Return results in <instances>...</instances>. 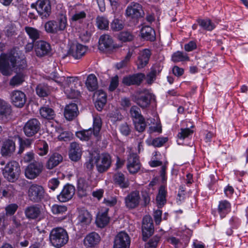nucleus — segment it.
<instances>
[{
  "label": "nucleus",
  "mask_w": 248,
  "mask_h": 248,
  "mask_svg": "<svg viewBox=\"0 0 248 248\" xmlns=\"http://www.w3.org/2000/svg\"><path fill=\"white\" fill-rule=\"evenodd\" d=\"M20 167L18 163L16 161L8 163L2 170L4 177L10 182L16 181L20 173Z\"/></svg>",
  "instance_id": "3"
},
{
  "label": "nucleus",
  "mask_w": 248,
  "mask_h": 248,
  "mask_svg": "<svg viewBox=\"0 0 248 248\" xmlns=\"http://www.w3.org/2000/svg\"><path fill=\"white\" fill-rule=\"evenodd\" d=\"M69 151V156L74 161L79 160L82 155L81 146L77 142H72L70 144Z\"/></svg>",
  "instance_id": "23"
},
{
  "label": "nucleus",
  "mask_w": 248,
  "mask_h": 248,
  "mask_svg": "<svg viewBox=\"0 0 248 248\" xmlns=\"http://www.w3.org/2000/svg\"><path fill=\"white\" fill-rule=\"evenodd\" d=\"M142 239L146 241L154 232V227L153 219L149 216H145L142 220Z\"/></svg>",
  "instance_id": "13"
},
{
  "label": "nucleus",
  "mask_w": 248,
  "mask_h": 248,
  "mask_svg": "<svg viewBox=\"0 0 248 248\" xmlns=\"http://www.w3.org/2000/svg\"><path fill=\"white\" fill-rule=\"evenodd\" d=\"M193 133V131L190 130L189 128H181V132L178 133V137L180 139H185V138L188 137V136L191 135Z\"/></svg>",
  "instance_id": "61"
},
{
  "label": "nucleus",
  "mask_w": 248,
  "mask_h": 248,
  "mask_svg": "<svg viewBox=\"0 0 248 248\" xmlns=\"http://www.w3.org/2000/svg\"><path fill=\"white\" fill-rule=\"evenodd\" d=\"M75 193V187L68 184L63 186L61 193L57 196V199L60 202H66L72 198Z\"/></svg>",
  "instance_id": "18"
},
{
  "label": "nucleus",
  "mask_w": 248,
  "mask_h": 248,
  "mask_svg": "<svg viewBox=\"0 0 248 248\" xmlns=\"http://www.w3.org/2000/svg\"><path fill=\"white\" fill-rule=\"evenodd\" d=\"M133 35L128 31H122L118 35L119 39L124 42H130L133 39Z\"/></svg>",
  "instance_id": "50"
},
{
  "label": "nucleus",
  "mask_w": 248,
  "mask_h": 248,
  "mask_svg": "<svg viewBox=\"0 0 248 248\" xmlns=\"http://www.w3.org/2000/svg\"><path fill=\"white\" fill-rule=\"evenodd\" d=\"M67 210V208L65 205L54 204L51 208L52 213L54 215H60L65 213Z\"/></svg>",
  "instance_id": "48"
},
{
  "label": "nucleus",
  "mask_w": 248,
  "mask_h": 248,
  "mask_svg": "<svg viewBox=\"0 0 248 248\" xmlns=\"http://www.w3.org/2000/svg\"><path fill=\"white\" fill-rule=\"evenodd\" d=\"M85 85L89 91L93 92L97 90L98 82L96 76L93 74L88 75L85 82Z\"/></svg>",
  "instance_id": "35"
},
{
  "label": "nucleus",
  "mask_w": 248,
  "mask_h": 248,
  "mask_svg": "<svg viewBox=\"0 0 248 248\" xmlns=\"http://www.w3.org/2000/svg\"><path fill=\"white\" fill-rule=\"evenodd\" d=\"M45 190L43 187L37 184H32L28 190L29 201L39 202L44 198Z\"/></svg>",
  "instance_id": "6"
},
{
  "label": "nucleus",
  "mask_w": 248,
  "mask_h": 248,
  "mask_svg": "<svg viewBox=\"0 0 248 248\" xmlns=\"http://www.w3.org/2000/svg\"><path fill=\"white\" fill-rule=\"evenodd\" d=\"M25 31L33 42H36L37 40L41 38L42 32L35 28L27 26L25 27Z\"/></svg>",
  "instance_id": "37"
},
{
  "label": "nucleus",
  "mask_w": 248,
  "mask_h": 248,
  "mask_svg": "<svg viewBox=\"0 0 248 248\" xmlns=\"http://www.w3.org/2000/svg\"><path fill=\"white\" fill-rule=\"evenodd\" d=\"M10 99L11 103L16 107L22 108L26 101V96L25 93L19 90H14L10 93Z\"/></svg>",
  "instance_id": "15"
},
{
  "label": "nucleus",
  "mask_w": 248,
  "mask_h": 248,
  "mask_svg": "<svg viewBox=\"0 0 248 248\" xmlns=\"http://www.w3.org/2000/svg\"><path fill=\"white\" fill-rule=\"evenodd\" d=\"M100 241V237L99 235L95 232H92L85 237L84 244L88 248H92L97 245Z\"/></svg>",
  "instance_id": "30"
},
{
  "label": "nucleus",
  "mask_w": 248,
  "mask_h": 248,
  "mask_svg": "<svg viewBox=\"0 0 248 248\" xmlns=\"http://www.w3.org/2000/svg\"><path fill=\"white\" fill-rule=\"evenodd\" d=\"M103 203L107 206L112 207L114 206L117 203V199L116 197H109L105 198L104 199Z\"/></svg>",
  "instance_id": "64"
},
{
  "label": "nucleus",
  "mask_w": 248,
  "mask_h": 248,
  "mask_svg": "<svg viewBox=\"0 0 248 248\" xmlns=\"http://www.w3.org/2000/svg\"><path fill=\"white\" fill-rule=\"evenodd\" d=\"M93 133V131L92 129L89 128L87 130H83L77 132L76 133V135L77 137H78L81 140L87 141L90 139Z\"/></svg>",
  "instance_id": "46"
},
{
  "label": "nucleus",
  "mask_w": 248,
  "mask_h": 248,
  "mask_svg": "<svg viewBox=\"0 0 248 248\" xmlns=\"http://www.w3.org/2000/svg\"><path fill=\"white\" fill-rule=\"evenodd\" d=\"M73 87L74 86H71V87H65V93L69 98H77L80 94V92L77 90L73 89Z\"/></svg>",
  "instance_id": "52"
},
{
  "label": "nucleus",
  "mask_w": 248,
  "mask_h": 248,
  "mask_svg": "<svg viewBox=\"0 0 248 248\" xmlns=\"http://www.w3.org/2000/svg\"><path fill=\"white\" fill-rule=\"evenodd\" d=\"M12 50L17 53V58L16 59V63L14 66H12V70H15L20 72L25 69L27 67L26 61L25 59L20 57L21 52L17 47H13Z\"/></svg>",
  "instance_id": "27"
},
{
  "label": "nucleus",
  "mask_w": 248,
  "mask_h": 248,
  "mask_svg": "<svg viewBox=\"0 0 248 248\" xmlns=\"http://www.w3.org/2000/svg\"><path fill=\"white\" fill-rule=\"evenodd\" d=\"M88 185L86 180L79 178L78 181V194L79 197H83L87 195Z\"/></svg>",
  "instance_id": "38"
},
{
  "label": "nucleus",
  "mask_w": 248,
  "mask_h": 248,
  "mask_svg": "<svg viewBox=\"0 0 248 248\" xmlns=\"http://www.w3.org/2000/svg\"><path fill=\"white\" fill-rule=\"evenodd\" d=\"M172 61L174 62H183L189 60V58L186 53L181 51L174 53L171 57Z\"/></svg>",
  "instance_id": "44"
},
{
  "label": "nucleus",
  "mask_w": 248,
  "mask_h": 248,
  "mask_svg": "<svg viewBox=\"0 0 248 248\" xmlns=\"http://www.w3.org/2000/svg\"><path fill=\"white\" fill-rule=\"evenodd\" d=\"M167 141V138H157L152 140L151 145L155 147H160L162 146Z\"/></svg>",
  "instance_id": "59"
},
{
  "label": "nucleus",
  "mask_w": 248,
  "mask_h": 248,
  "mask_svg": "<svg viewBox=\"0 0 248 248\" xmlns=\"http://www.w3.org/2000/svg\"><path fill=\"white\" fill-rule=\"evenodd\" d=\"M144 78L145 75L141 73L129 75L123 78L122 83L127 86L132 85L139 86L141 84Z\"/></svg>",
  "instance_id": "16"
},
{
  "label": "nucleus",
  "mask_w": 248,
  "mask_h": 248,
  "mask_svg": "<svg viewBox=\"0 0 248 248\" xmlns=\"http://www.w3.org/2000/svg\"><path fill=\"white\" fill-rule=\"evenodd\" d=\"M160 236L155 235L151 238L149 241L145 244L146 248H155L160 240Z\"/></svg>",
  "instance_id": "58"
},
{
  "label": "nucleus",
  "mask_w": 248,
  "mask_h": 248,
  "mask_svg": "<svg viewBox=\"0 0 248 248\" xmlns=\"http://www.w3.org/2000/svg\"><path fill=\"white\" fill-rule=\"evenodd\" d=\"M37 153L40 156L46 155L48 152V146L45 140H39L36 143Z\"/></svg>",
  "instance_id": "40"
},
{
  "label": "nucleus",
  "mask_w": 248,
  "mask_h": 248,
  "mask_svg": "<svg viewBox=\"0 0 248 248\" xmlns=\"http://www.w3.org/2000/svg\"><path fill=\"white\" fill-rule=\"evenodd\" d=\"M43 170V165L41 162L34 161L30 163L25 171L26 177L30 179H33L38 177Z\"/></svg>",
  "instance_id": "11"
},
{
  "label": "nucleus",
  "mask_w": 248,
  "mask_h": 248,
  "mask_svg": "<svg viewBox=\"0 0 248 248\" xmlns=\"http://www.w3.org/2000/svg\"><path fill=\"white\" fill-rule=\"evenodd\" d=\"M130 112L133 120H137L144 118L141 114L140 108L137 106H132L130 108Z\"/></svg>",
  "instance_id": "51"
},
{
  "label": "nucleus",
  "mask_w": 248,
  "mask_h": 248,
  "mask_svg": "<svg viewBox=\"0 0 248 248\" xmlns=\"http://www.w3.org/2000/svg\"><path fill=\"white\" fill-rule=\"evenodd\" d=\"M77 219L78 225L86 227L91 223L92 220V215L87 209L82 208L78 210Z\"/></svg>",
  "instance_id": "21"
},
{
  "label": "nucleus",
  "mask_w": 248,
  "mask_h": 248,
  "mask_svg": "<svg viewBox=\"0 0 248 248\" xmlns=\"http://www.w3.org/2000/svg\"><path fill=\"white\" fill-rule=\"evenodd\" d=\"M67 18L65 15H61L56 20H50L46 22L44 26L45 31L47 33H56L59 31L65 29L67 26Z\"/></svg>",
  "instance_id": "4"
},
{
  "label": "nucleus",
  "mask_w": 248,
  "mask_h": 248,
  "mask_svg": "<svg viewBox=\"0 0 248 248\" xmlns=\"http://www.w3.org/2000/svg\"><path fill=\"white\" fill-rule=\"evenodd\" d=\"M151 55V52L148 49H144L140 54L137 62L138 68H142L148 64Z\"/></svg>",
  "instance_id": "31"
},
{
  "label": "nucleus",
  "mask_w": 248,
  "mask_h": 248,
  "mask_svg": "<svg viewBox=\"0 0 248 248\" xmlns=\"http://www.w3.org/2000/svg\"><path fill=\"white\" fill-rule=\"evenodd\" d=\"M99 48L101 50L109 49L113 47V40L108 34L102 35L99 39Z\"/></svg>",
  "instance_id": "32"
},
{
  "label": "nucleus",
  "mask_w": 248,
  "mask_h": 248,
  "mask_svg": "<svg viewBox=\"0 0 248 248\" xmlns=\"http://www.w3.org/2000/svg\"><path fill=\"white\" fill-rule=\"evenodd\" d=\"M24 81V77L22 74H17L10 80V84L12 86H18Z\"/></svg>",
  "instance_id": "56"
},
{
  "label": "nucleus",
  "mask_w": 248,
  "mask_h": 248,
  "mask_svg": "<svg viewBox=\"0 0 248 248\" xmlns=\"http://www.w3.org/2000/svg\"><path fill=\"white\" fill-rule=\"evenodd\" d=\"M218 212L221 218H224L231 210V204L226 200L221 201L218 206Z\"/></svg>",
  "instance_id": "39"
},
{
  "label": "nucleus",
  "mask_w": 248,
  "mask_h": 248,
  "mask_svg": "<svg viewBox=\"0 0 248 248\" xmlns=\"http://www.w3.org/2000/svg\"><path fill=\"white\" fill-rule=\"evenodd\" d=\"M40 113L42 117L48 120L53 119L55 116L53 109L46 107L41 108L40 109Z\"/></svg>",
  "instance_id": "43"
},
{
  "label": "nucleus",
  "mask_w": 248,
  "mask_h": 248,
  "mask_svg": "<svg viewBox=\"0 0 248 248\" xmlns=\"http://www.w3.org/2000/svg\"><path fill=\"white\" fill-rule=\"evenodd\" d=\"M62 160L63 157L60 154L57 152L53 153L48 155L46 167L47 169H53L59 165Z\"/></svg>",
  "instance_id": "24"
},
{
  "label": "nucleus",
  "mask_w": 248,
  "mask_h": 248,
  "mask_svg": "<svg viewBox=\"0 0 248 248\" xmlns=\"http://www.w3.org/2000/svg\"><path fill=\"white\" fill-rule=\"evenodd\" d=\"M166 195L165 187L161 186L156 197V202L158 208H161L166 203Z\"/></svg>",
  "instance_id": "36"
},
{
  "label": "nucleus",
  "mask_w": 248,
  "mask_h": 248,
  "mask_svg": "<svg viewBox=\"0 0 248 248\" xmlns=\"http://www.w3.org/2000/svg\"><path fill=\"white\" fill-rule=\"evenodd\" d=\"M142 38L146 40L154 41L155 39V31L149 26L143 27L140 31Z\"/></svg>",
  "instance_id": "34"
},
{
  "label": "nucleus",
  "mask_w": 248,
  "mask_h": 248,
  "mask_svg": "<svg viewBox=\"0 0 248 248\" xmlns=\"http://www.w3.org/2000/svg\"><path fill=\"white\" fill-rule=\"evenodd\" d=\"M121 133L124 136H127L130 133L131 130L129 126L126 123L121 124L119 127Z\"/></svg>",
  "instance_id": "62"
},
{
  "label": "nucleus",
  "mask_w": 248,
  "mask_h": 248,
  "mask_svg": "<svg viewBox=\"0 0 248 248\" xmlns=\"http://www.w3.org/2000/svg\"><path fill=\"white\" fill-rule=\"evenodd\" d=\"M140 164L136 154H130L127 160V168L131 174L137 173L140 169Z\"/></svg>",
  "instance_id": "22"
},
{
  "label": "nucleus",
  "mask_w": 248,
  "mask_h": 248,
  "mask_svg": "<svg viewBox=\"0 0 248 248\" xmlns=\"http://www.w3.org/2000/svg\"><path fill=\"white\" fill-rule=\"evenodd\" d=\"M108 208H105L104 211L98 212L96 216L95 223L100 228H104L109 222L110 218L108 216Z\"/></svg>",
  "instance_id": "28"
},
{
  "label": "nucleus",
  "mask_w": 248,
  "mask_h": 248,
  "mask_svg": "<svg viewBox=\"0 0 248 248\" xmlns=\"http://www.w3.org/2000/svg\"><path fill=\"white\" fill-rule=\"evenodd\" d=\"M133 122L137 131L142 132L145 130L147 125L144 118L137 120H133Z\"/></svg>",
  "instance_id": "49"
},
{
  "label": "nucleus",
  "mask_w": 248,
  "mask_h": 248,
  "mask_svg": "<svg viewBox=\"0 0 248 248\" xmlns=\"http://www.w3.org/2000/svg\"><path fill=\"white\" fill-rule=\"evenodd\" d=\"M12 112L11 106L5 100L0 99V118L6 119Z\"/></svg>",
  "instance_id": "33"
},
{
  "label": "nucleus",
  "mask_w": 248,
  "mask_h": 248,
  "mask_svg": "<svg viewBox=\"0 0 248 248\" xmlns=\"http://www.w3.org/2000/svg\"><path fill=\"white\" fill-rule=\"evenodd\" d=\"M41 128V124L36 118L28 120L23 127L25 135L28 137H32L37 134Z\"/></svg>",
  "instance_id": "8"
},
{
  "label": "nucleus",
  "mask_w": 248,
  "mask_h": 248,
  "mask_svg": "<svg viewBox=\"0 0 248 248\" xmlns=\"http://www.w3.org/2000/svg\"><path fill=\"white\" fill-rule=\"evenodd\" d=\"M89 159L88 161L85 163V166L88 170H92L95 164V153H90Z\"/></svg>",
  "instance_id": "57"
},
{
  "label": "nucleus",
  "mask_w": 248,
  "mask_h": 248,
  "mask_svg": "<svg viewBox=\"0 0 248 248\" xmlns=\"http://www.w3.org/2000/svg\"><path fill=\"white\" fill-rule=\"evenodd\" d=\"M78 114V106L75 103H71L66 106L64 115L66 120L71 121Z\"/></svg>",
  "instance_id": "29"
},
{
  "label": "nucleus",
  "mask_w": 248,
  "mask_h": 248,
  "mask_svg": "<svg viewBox=\"0 0 248 248\" xmlns=\"http://www.w3.org/2000/svg\"><path fill=\"white\" fill-rule=\"evenodd\" d=\"M87 47L80 44L73 43L67 51L66 55L62 57L72 56L75 59H79L83 56L87 50Z\"/></svg>",
  "instance_id": "10"
},
{
  "label": "nucleus",
  "mask_w": 248,
  "mask_h": 248,
  "mask_svg": "<svg viewBox=\"0 0 248 248\" xmlns=\"http://www.w3.org/2000/svg\"><path fill=\"white\" fill-rule=\"evenodd\" d=\"M113 180L114 184L121 188H126L129 186L128 179L121 171H118L113 175Z\"/></svg>",
  "instance_id": "26"
},
{
  "label": "nucleus",
  "mask_w": 248,
  "mask_h": 248,
  "mask_svg": "<svg viewBox=\"0 0 248 248\" xmlns=\"http://www.w3.org/2000/svg\"><path fill=\"white\" fill-rule=\"evenodd\" d=\"M119 84L118 77L116 76L112 78L111 79L110 83L109 86V90L110 91H114Z\"/></svg>",
  "instance_id": "63"
},
{
  "label": "nucleus",
  "mask_w": 248,
  "mask_h": 248,
  "mask_svg": "<svg viewBox=\"0 0 248 248\" xmlns=\"http://www.w3.org/2000/svg\"><path fill=\"white\" fill-rule=\"evenodd\" d=\"M18 141L19 143V148L18 154H21L23 153L25 148L29 147L32 144L33 140L29 139H23L18 137Z\"/></svg>",
  "instance_id": "45"
},
{
  "label": "nucleus",
  "mask_w": 248,
  "mask_h": 248,
  "mask_svg": "<svg viewBox=\"0 0 248 248\" xmlns=\"http://www.w3.org/2000/svg\"><path fill=\"white\" fill-rule=\"evenodd\" d=\"M17 53L12 48L7 53L0 54V73L4 76H9L12 73V66L16 63Z\"/></svg>",
  "instance_id": "1"
},
{
  "label": "nucleus",
  "mask_w": 248,
  "mask_h": 248,
  "mask_svg": "<svg viewBox=\"0 0 248 248\" xmlns=\"http://www.w3.org/2000/svg\"><path fill=\"white\" fill-rule=\"evenodd\" d=\"M95 165L97 170L99 173H103L108 170L111 164L110 155L108 153L102 154L101 155L95 153Z\"/></svg>",
  "instance_id": "5"
},
{
  "label": "nucleus",
  "mask_w": 248,
  "mask_h": 248,
  "mask_svg": "<svg viewBox=\"0 0 248 248\" xmlns=\"http://www.w3.org/2000/svg\"><path fill=\"white\" fill-rule=\"evenodd\" d=\"M96 24L99 29L106 30L108 28L109 22L105 17L98 16L96 18Z\"/></svg>",
  "instance_id": "47"
},
{
  "label": "nucleus",
  "mask_w": 248,
  "mask_h": 248,
  "mask_svg": "<svg viewBox=\"0 0 248 248\" xmlns=\"http://www.w3.org/2000/svg\"><path fill=\"white\" fill-rule=\"evenodd\" d=\"M34 50L36 55L39 58L49 56L52 51L50 44L43 40L38 41L35 43Z\"/></svg>",
  "instance_id": "12"
},
{
  "label": "nucleus",
  "mask_w": 248,
  "mask_h": 248,
  "mask_svg": "<svg viewBox=\"0 0 248 248\" xmlns=\"http://www.w3.org/2000/svg\"><path fill=\"white\" fill-rule=\"evenodd\" d=\"M18 205L16 203H12L5 207L6 214L7 216L13 215L18 209Z\"/></svg>",
  "instance_id": "60"
},
{
  "label": "nucleus",
  "mask_w": 248,
  "mask_h": 248,
  "mask_svg": "<svg viewBox=\"0 0 248 248\" xmlns=\"http://www.w3.org/2000/svg\"><path fill=\"white\" fill-rule=\"evenodd\" d=\"M31 7H35L38 15L43 18H46L51 13V5L49 0H38L35 5L31 4Z\"/></svg>",
  "instance_id": "7"
},
{
  "label": "nucleus",
  "mask_w": 248,
  "mask_h": 248,
  "mask_svg": "<svg viewBox=\"0 0 248 248\" xmlns=\"http://www.w3.org/2000/svg\"><path fill=\"white\" fill-rule=\"evenodd\" d=\"M110 27L113 31H118L124 28V24L122 20L114 19L111 23Z\"/></svg>",
  "instance_id": "54"
},
{
  "label": "nucleus",
  "mask_w": 248,
  "mask_h": 248,
  "mask_svg": "<svg viewBox=\"0 0 248 248\" xmlns=\"http://www.w3.org/2000/svg\"><path fill=\"white\" fill-rule=\"evenodd\" d=\"M49 239L50 243L53 247L60 248L68 242L69 236L65 230L58 227L53 228L51 231Z\"/></svg>",
  "instance_id": "2"
},
{
  "label": "nucleus",
  "mask_w": 248,
  "mask_h": 248,
  "mask_svg": "<svg viewBox=\"0 0 248 248\" xmlns=\"http://www.w3.org/2000/svg\"><path fill=\"white\" fill-rule=\"evenodd\" d=\"M101 127L102 122L101 119L97 118H94L92 130L93 131V135L95 137L98 136Z\"/></svg>",
  "instance_id": "55"
},
{
  "label": "nucleus",
  "mask_w": 248,
  "mask_h": 248,
  "mask_svg": "<svg viewBox=\"0 0 248 248\" xmlns=\"http://www.w3.org/2000/svg\"><path fill=\"white\" fill-rule=\"evenodd\" d=\"M36 92L40 97H46L50 93L51 88L46 84L40 83L37 86Z\"/></svg>",
  "instance_id": "41"
},
{
  "label": "nucleus",
  "mask_w": 248,
  "mask_h": 248,
  "mask_svg": "<svg viewBox=\"0 0 248 248\" xmlns=\"http://www.w3.org/2000/svg\"><path fill=\"white\" fill-rule=\"evenodd\" d=\"M155 100V96L147 91L140 93L135 98V102L142 108L149 107L151 102Z\"/></svg>",
  "instance_id": "9"
},
{
  "label": "nucleus",
  "mask_w": 248,
  "mask_h": 248,
  "mask_svg": "<svg viewBox=\"0 0 248 248\" xmlns=\"http://www.w3.org/2000/svg\"><path fill=\"white\" fill-rule=\"evenodd\" d=\"M140 196L139 192L134 191L130 192L124 198V203L127 208L129 209L136 208L139 204Z\"/></svg>",
  "instance_id": "20"
},
{
  "label": "nucleus",
  "mask_w": 248,
  "mask_h": 248,
  "mask_svg": "<svg viewBox=\"0 0 248 248\" xmlns=\"http://www.w3.org/2000/svg\"><path fill=\"white\" fill-rule=\"evenodd\" d=\"M125 14L126 16L130 18L138 19L142 17L144 12L140 4L132 2L127 7Z\"/></svg>",
  "instance_id": "14"
},
{
  "label": "nucleus",
  "mask_w": 248,
  "mask_h": 248,
  "mask_svg": "<svg viewBox=\"0 0 248 248\" xmlns=\"http://www.w3.org/2000/svg\"><path fill=\"white\" fill-rule=\"evenodd\" d=\"M26 217L29 220H40L41 216V208L39 205L32 204L24 209Z\"/></svg>",
  "instance_id": "17"
},
{
  "label": "nucleus",
  "mask_w": 248,
  "mask_h": 248,
  "mask_svg": "<svg viewBox=\"0 0 248 248\" xmlns=\"http://www.w3.org/2000/svg\"><path fill=\"white\" fill-rule=\"evenodd\" d=\"M197 21L203 29L208 31H212L216 27L215 24L212 22L211 20L207 18L198 19Z\"/></svg>",
  "instance_id": "42"
},
{
  "label": "nucleus",
  "mask_w": 248,
  "mask_h": 248,
  "mask_svg": "<svg viewBox=\"0 0 248 248\" xmlns=\"http://www.w3.org/2000/svg\"><path fill=\"white\" fill-rule=\"evenodd\" d=\"M16 150L15 142L11 139L4 140L1 148V154L3 156H10Z\"/></svg>",
  "instance_id": "25"
},
{
  "label": "nucleus",
  "mask_w": 248,
  "mask_h": 248,
  "mask_svg": "<svg viewBox=\"0 0 248 248\" xmlns=\"http://www.w3.org/2000/svg\"><path fill=\"white\" fill-rule=\"evenodd\" d=\"M132 54V51L129 50L124 59L116 64L117 69H120L126 66L128 62L130 61Z\"/></svg>",
  "instance_id": "53"
},
{
  "label": "nucleus",
  "mask_w": 248,
  "mask_h": 248,
  "mask_svg": "<svg viewBox=\"0 0 248 248\" xmlns=\"http://www.w3.org/2000/svg\"><path fill=\"white\" fill-rule=\"evenodd\" d=\"M130 239L128 235L125 232H121L116 236L113 248H129Z\"/></svg>",
  "instance_id": "19"
}]
</instances>
